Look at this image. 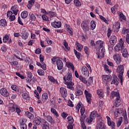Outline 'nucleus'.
<instances>
[{"label": "nucleus", "mask_w": 129, "mask_h": 129, "mask_svg": "<svg viewBox=\"0 0 129 129\" xmlns=\"http://www.w3.org/2000/svg\"><path fill=\"white\" fill-rule=\"evenodd\" d=\"M84 51L85 53L87 54V55H88L89 53V48L87 46H85L84 47Z\"/></svg>", "instance_id": "obj_59"}, {"label": "nucleus", "mask_w": 129, "mask_h": 129, "mask_svg": "<svg viewBox=\"0 0 129 129\" xmlns=\"http://www.w3.org/2000/svg\"><path fill=\"white\" fill-rule=\"evenodd\" d=\"M59 92L63 98H66L67 97V90L65 88L61 87L60 88Z\"/></svg>", "instance_id": "obj_8"}, {"label": "nucleus", "mask_w": 129, "mask_h": 129, "mask_svg": "<svg viewBox=\"0 0 129 129\" xmlns=\"http://www.w3.org/2000/svg\"><path fill=\"white\" fill-rule=\"evenodd\" d=\"M96 27V25L95 24V22H94V21L92 20L91 22V25H90V28L91 30L93 31V30H94V29H95Z\"/></svg>", "instance_id": "obj_36"}, {"label": "nucleus", "mask_w": 129, "mask_h": 129, "mask_svg": "<svg viewBox=\"0 0 129 129\" xmlns=\"http://www.w3.org/2000/svg\"><path fill=\"white\" fill-rule=\"evenodd\" d=\"M90 25H89V23L86 22V21H83L81 24V28L84 31V32H88L89 31V27Z\"/></svg>", "instance_id": "obj_3"}, {"label": "nucleus", "mask_w": 129, "mask_h": 129, "mask_svg": "<svg viewBox=\"0 0 129 129\" xmlns=\"http://www.w3.org/2000/svg\"><path fill=\"white\" fill-rule=\"evenodd\" d=\"M22 97L24 98V99L27 100H28L30 98V97H29V94H28V93H24L22 94Z\"/></svg>", "instance_id": "obj_46"}, {"label": "nucleus", "mask_w": 129, "mask_h": 129, "mask_svg": "<svg viewBox=\"0 0 129 129\" xmlns=\"http://www.w3.org/2000/svg\"><path fill=\"white\" fill-rule=\"evenodd\" d=\"M106 126L104 124V121L100 119L99 121H98L97 125L96 127V129H105Z\"/></svg>", "instance_id": "obj_5"}, {"label": "nucleus", "mask_w": 129, "mask_h": 129, "mask_svg": "<svg viewBox=\"0 0 129 129\" xmlns=\"http://www.w3.org/2000/svg\"><path fill=\"white\" fill-rule=\"evenodd\" d=\"M25 116L28 117V118H30V119H32L34 117V115L29 111L25 112Z\"/></svg>", "instance_id": "obj_26"}, {"label": "nucleus", "mask_w": 129, "mask_h": 129, "mask_svg": "<svg viewBox=\"0 0 129 129\" xmlns=\"http://www.w3.org/2000/svg\"><path fill=\"white\" fill-rule=\"evenodd\" d=\"M97 115V112L95 111H93L91 113L90 115V117L95 119Z\"/></svg>", "instance_id": "obj_35"}, {"label": "nucleus", "mask_w": 129, "mask_h": 129, "mask_svg": "<svg viewBox=\"0 0 129 129\" xmlns=\"http://www.w3.org/2000/svg\"><path fill=\"white\" fill-rule=\"evenodd\" d=\"M11 88H12V90H14V91H15V92H19V91L20 89L19 88V87L16 85H13L11 86Z\"/></svg>", "instance_id": "obj_29"}, {"label": "nucleus", "mask_w": 129, "mask_h": 129, "mask_svg": "<svg viewBox=\"0 0 129 129\" xmlns=\"http://www.w3.org/2000/svg\"><path fill=\"white\" fill-rule=\"evenodd\" d=\"M74 53L75 55L76 56L77 59H80L81 57V53H80V52H78L76 50L74 49Z\"/></svg>", "instance_id": "obj_39"}, {"label": "nucleus", "mask_w": 129, "mask_h": 129, "mask_svg": "<svg viewBox=\"0 0 129 129\" xmlns=\"http://www.w3.org/2000/svg\"><path fill=\"white\" fill-rule=\"evenodd\" d=\"M51 26L53 28H61L62 26V23H61V22H54L51 23Z\"/></svg>", "instance_id": "obj_19"}, {"label": "nucleus", "mask_w": 129, "mask_h": 129, "mask_svg": "<svg viewBox=\"0 0 129 129\" xmlns=\"http://www.w3.org/2000/svg\"><path fill=\"white\" fill-rule=\"evenodd\" d=\"M0 26L6 27V26H7V20L5 19H2L0 20Z\"/></svg>", "instance_id": "obj_34"}, {"label": "nucleus", "mask_w": 129, "mask_h": 129, "mask_svg": "<svg viewBox=\"0 0 129 129\" xmlns=\"http://www.w3.org/2000/svg\"><path fill=\"white\" fill-rule=\"evenodd\" d=\"M86 97L87 98V101L90 104L91 103V101H92V99H91V97H92V95L91 93H89L87 90H85L84 92Z\"/></svg>", "instance_id": "obj_6"}, {"label": "nucleus", "mask_w": 129, "mask_h": 129, "mask_svg": "<svg viewBox=\"0 0 129 129\" xmlns=\"http://www.w3.org/2000/svg\"><path fill=\"white\" fill-rule=\"evenodd\" d=\"M42 18L43 21H49V18L45 14L42 16Z\"/></svg>", "instance_id": "obj_56"}, {"label": "nucleus", "mask_w": 129, "mask_h": 129, "mask_svg": "<svg viewBox=\"0 0 129 129\" xmlns=\"http://www.w3.org/2000/svg\"><path fill=\"white\" fill-rule=\"evenodd\" d=\"M81 123L82 129H86V125H85V123H84V122H82V123Z\"/></svg>", "instance_id": "obj_64"}, {"label": "nucleus", "mask_w": 129, "mask_h": 129, "mask_svg": "<svg viewBox=\"0 0 129 129\" xmlns=\"http://www.w3.org/2000/svg\"><path fill=\"white\" fill-rule=\"evenodd\" d=\"M74 3L76 7H81V2L79 0H74Z\"/></svg>", "instance_id": "obj_41"}, {"label": "nucleus", "mask_w": 129, "mask_h": 129, "mask_svg": "<svg viewBox=\"0 0 129 129\" xmlns=\"http://www.w3.org/2000/svg\"><path fill=\"white\" fill-rule=\"evenodd\" d=\"M93 119H94L90 116L88 117L86 119V122H87V123H91Z\"/></svg>", "instance_id": "obj_51"}, {"label": "nucleus", "mask_w": 129, "mask_h": 129, "mask_svg": "<svg viewBox=\"0 0 129 129\" xmlns=\"http://www.w3.org/2000/svg\"><path fill=\"white\" fill-rule=\"evenodd\" d=\"M118 15L119 17V20L121 21V22H122V20L125 21V20H126V17L125 16H124V15H123L122 13L119 12Z\"/></svg>", "instance_id": "obj_24"}, {"label": "nucleus", "mask_w": 129, "mask_h": 129, "mask_svg": "<svg viewBox=\"0 0 129 129\" xmlns=\"http://www.w3.org/2000/svg\"><path fill=\"white\" fill-rule=\"evenodd\" d=\"M64 84H66L67 86V88L69 89H71V90H74L75 88H74V83L72 81L70 82H64Z\"/></svg>", "instance_id": "obj_7"}, {"label": "nucleus", "mask_w": 129, "mask_h": 129, "mask_svg": "<svg viewBox=\"0 0 129 129\" xmlns=\"http://www.w3.org/2000/svg\"><path fill=\"white\" fill-rule=\"evenodd\" d=\"M106 118L107 119L108 125H109V126H111V128L115 127V123L113 121H111L110 117H109L108 116H107Z\"/></svg>", "instance_id": "obj_13"}, {"label": "nucleus", "mask_w": 129, "mask_h": 129, "mask_svg": "<svg viewBox=\"0 0 129 129\" xmlns=\"http://www.w3.org/2000/svg\"><path fill=\"white\" fill-rule=\"evenodd\" d=\"M122 123V119H121V118H119L116 123L117 127H119V126L121 125Z\"/></svg>", "instance_id": "obj_44"}, {"label": "nucleus", "mask_w": 129, "mask_h": 129, "mask_svg": "<svg viewBox=\"0 0 129 129\" xmlns=\"http://www.w3.org/2000/svg\"><path fill=\"white\" fill-rule=\"evenodd\" d=\"M48 78L49 80H50V81H51V82H53V83H58V81H57V80L54 79V77H53L51 76H49L48 77Z\"/></svg>", "instance_id": "obj_33"}, {"label": "nucleus", "mask_w": 129, "mask_h": 129, "mask_svg": "<svg viewBox=\"0 0 129 129\" xmlns=\"http://www.w3.org/2000/svg\"><path fill=\"white\" fill-rule=\"evenodd\" d=\"M122 116L124 118V123L127 124L128 123V119H127V116H126V112L125 111L122 113Z\"/></svg>", "instance_id": "obj_23"}, {"label": "nucleus", "mask_w": 129, "mask_h": 129, "mask_svg": "<svg viewBox=\"0 0 129 129\" xmlns=\"http://www.w3.org/2000/svg\"><path fill=\"white\" fill-rule=\"evenodd\" d=\"M81 118H80V121H81V123L82 122H84V120L85 119L86 117V115H85V114H81Z\"/></svg>", "instance_id": "obj_43"}, {"label": "nucleus", "mask_w": 129, "mask_h": 129, "mask_svg": "<svg viewBox=\"0 0 129 129\" xmlns=\"http://www.w3.org/2000/svg\"><path fill=\"white\" fill-rule=\"evenodd\" d=\"M30 16V20L31 21H36V16H35V14L32 13L31 14H29Z\"/></svg>", "instance_id": "obj_47"}, {"label": "nucleus", "mask_w": 129, "mask_h": 129, "mask_svg": "<svg viewBox=\"0 0 129 129\" xmlns=\"http://www.w3.org/2000/svg\"><path fill=\"white\" fill-rule=\"evenodd\" d=\"M104 42L101 41V40H98L96 42V45H99L100 48H102L103 47V43Z\"/></svg>", "instance_id": "obj_37"}, {"label": "nucleus", "mask_w": 129, "mask_h": 129, "mask_svg": "<svg viewBox=\"0 0 129 129\" xmlns=\"http://www.w3.org/2000/svg\"><path fill=\"white\" fill-rule=\"evenodd\" d=\"M68 119V123H70V124H72L73 122H74V119H73V117L70 116H68L67 118Z\"/></svg>", "instance_id": "obj_27"}, {"label": "nucleus", "mask_w": 129, "mask_h": 129, "mask_svg": "<svg viewBox=\"0 0 129 129\" xmlns=\"http://www.w3.org/2000/svg\"><path fill=\"white\" fill-rule=\"evenodd\" d=\"M56 66L58 70H61L63 69V62L61 59L56 60Z\"/></svg>", "instance_id": "obj_17"}, {"label": "nucleus", "mask_w": 129, "mask_h": 129, "mask_svg": "<svg viewBox=\"0 0 129 129\" xmlns=\"http://www.w3.org/2000/svg\"><path fill=\"white\" fill-rule=\"evenodd\" d=\"M37 73L38 75H40V76H43V75H45V72L42 69L38 70Z\"/></svg>", "instance_id": "obj_42"}, {"label": "nucleus", "mask_w": 129, "mask_h": 129, "mask_svg": "<svg viewBox=\"0 0 129 129\" xmlns=\"http://www.w3.org/2000/svg\"><path fill=\"white\" fill-rule=\"evenodd\" d=\"M117 38L114 35H112L110 38L109 43L111 45L116 44Z\"/></svg>", "instance_id": "obj_14"}, {"label": "nucleus", "mask_w": 129, "mask_h": 129, "mask_svg": "<svg viewBox=\"0 0 129 129\" xmlns=\"http://www.w3.org/2000/svg\"><path fill=\"white\" fill-rule=\"evenodd\" d=\"M41 123V118H35L33 121L34 125H39Z\"/></svg>", "instance_id": "obj_22"}, {"label": "nucleus", "mask_w": 129, "mask_h": 129, "mask_svg": "<svg viewBox=\"0 0 129 129\" xmlns=\"http://www.w3.org/2000/svg\"><path fill=\"white\" fill-rule=\"evenodd\" d=\"M82 73L85 76H89V71L86 67H83L82 69Z\"/></svg>", "instance_id": "obj_16"}, {"label": "nucleus", "mask_w": 129, "mask_h": 129, "mask_svg": "<svg viewBox=\"0 0 129 129\" xmlns=\"http://www.w3.org/2000/svg\"><path fill=\"white\" fill-rule=\"evenodd\" d=\"M76 44L77 45L76 47L77 50H78V51L79 52H81V51H82V49H83V45H81L78 42H76Z\"/></svg>", "instance_id": "obj_25"}, {"label": "nucleus", "mask_w": 129, "mask_h": 129, "mask_svg": "<svg viewBox=\"0 0 129 129\" xmlns=\"http://www.w3.org/2000/svg\"><path fill=\"white\" fill-rule=\"evenodd\" d=\"M116 110L118 112V113L119 114V115H120L121 113H122L123 114V113L124 112L122 111V108H117L116 109Z\"/></svg>", "instance_id": "obj_58"}, {"label": "nucleus", "mask_w": 129, "mask_h": 129, "mask_svg": "<svg viewBox=\"0 0 129 129\" xmlns=\"http://www.w3.org/2000/svg\"><path fill=\"white\" fill-rule=\"evenodd\" d=\"M10 39V37L8 34H6L3 38V42L4 43H7L9 39Z\"/></svg>", "instance_id": "obj_45"}, {"label": "nucleus", "mask_w": 129, "mask_h": 129, "mask_svg": "<svg viewBox=\"0 0 129 129\" xmlns=\"http://www.w3.org/2000/svg\"><path fill=\"white\" fill-rule=\"evenodd\" d=\"M113 58L117 64H120V62H121V58L119 54L115 53V55H113Z\"/></svg>", "instance_id": "obj_12"}, {"label": "nucleus", "mask_w": 129, "mask_h": 129, "mask_svg": "<svg viewBox=\"0 0 129 129\" xmlns=\"http://www.w3.org/2000/svg\"><path fill=\"white\" fill-rule=\"evenodd\" d=\"M11 11H12V13H13V14L16 16H17V15H18V13H19V9H18V8H17L16 5L11 8Z\"/></svg>", "instance_id": "obj_21"}, {"label": "nucleus", "mask_w": 129, "mask_h": 129, "mask_svg": "<svg viewBox=\"0 0 129 129\" xmlns=\"http://www.w3.org/2000/svg\"><path fill=\"white\" fill-rule=\"evenodd\" d=\"M112 33V30L110 29V28H108L107 30V37L108 38H110L111 35V33Z\"/></svg>", "instance_id": "obj_54"}, {"label": "nucleus", "mask_w": 129, "mask_h": 129, "mask_svg": "<svg viewBox=\"0 0 129 129\" xmlns=\"http://www.w3.org/2000/svg\"><path fill=\"white\" fill-rule=\"evenodd\" d=\"M9 97L10 98H11V99H16V98L17 97V94L14 93L12 94H10Z\"/></svg>", "instance_id": "obj_52"}, {"label": "nucleus", "mask_w": 129, "mask_h": 129, "mask_svg": "<svg viewBox=\"0 0 129 129\" xmlns=\"http://www.w3.org/2000/svg\"><path fill=\"white\" fill-rule=\"evenodd\" d=\"M80 112L81 114H84L85 113V108L83 106H81Z\"/></svg>", "instance_id": "obj_57"}, {"label": "nucleus", "mask_w": 129, "mask_h": 129, "mask_svg": "<svg viewBox=\"0 0 129 129\" xmlns=\"http://www.w3.org/2000/svg\"><path fill=\"white\" fill-rule=\"evenodd\" d=\"M63 80L64 82H67V81L71 82L72 81V73H68L67 75L63 77Z\"/></svg>", "instance_id": "obj_9"}, {"label": "nucleus", "mask_w": 129, "mask_h": 129, "mask_svg": "<svg viewBox=\"0 0 129 129\" xmlns=\"http://www.w3.org/2000/svg\"><path fill=\"white\" fill-rule=\"evenodd\" d=\"M61 115L63 118H66L67 116H68V114L66 113L65 112H63L61 113Z\"/></svg>", "instance_id": "obj_62"}, {"label": "nucleus", "mask_w": 129, "mask_h": 129, "mask_svg": "<svg viewBox=\"0 0 129 129\" xmlns=\"http://www.w3.org/2000/svg\"><path fill=\"white\" fill-rule=\"evenodd\" d=\"M82 94H83V92L80 90H77L76 92V96H80L81 95H82Z\"/></svg>", "instance_id": "obj_49"}, {"label": "nucleus", "mask_w": 129, "mask_h": 129, "mask_svg": "<svg viewBox=\"0 0 129 129\" xmlns=\"http://www.w3.org/2000/svg\"><path fill=\"white\" fill-rule=\"evenodd\" d=\"M80 80L82 81V82H83L85 84H87V81L86 79H85V78H83L82 76H80L79 77Z\"/></svg>", "instance_id": "obj_48"}, {"label": "nucleus", "mask_w": 129, "mask_h": 129, "mask_svg": "<svg viewBox=\"0 0 129 129\" xmlns=\"http://www.w3.org/2000/svg\"><path fill=\"white\" fill-rule=\"evenodd\" d=\"M48 15H49L50 18H53V17H55V16H56V13L50 11L48 12Z\"/></svg>", "instance_id": "obj_50"}, {"label": "nucleus", "mask_w": 129, "mask_h": 129, "mask_svg": "<svg viewBox=\"0 0 129 129\" xmlns=\"http://www.w3.org/2000/svg\"><path fill=\"white\" fill-rule=\"evenodd\" d=\"M63 45L65 47L66 51H70V47L68 46V43H67V41L66 40H64L63 42Z\"/></svg>", "instance_id": "obj_38"}, {"label": "nucleus", "mask_w": 129, "mask_h": 129, "mask_svg": "<svg viewBox=\"0 0 129 129\" xmlns=\"http://www.w3.org/2000/svg\"><path fill=\"white\" fill-rule=\"evenodd\" d=\"M117 70L120 75V82L121 85H122V75H123V70H124L123 65L118 66Z\"/></svg>", "instance_id": "obj_4"}, {"label": "nucleus", "mask_w": 129, "mask_h": 129, "mask_svg": "<svg viewBox=\"0 0 129 129\" xmlns=\"http://www.w3.org/2000/svg\"><path fill=\"white\" fill-rule=\"evenodd\" d=\"M103 82L106 84H107L109 81L111 80L110 76L108 75H104L102 77Z\"/></svg>", "instance_id": "obj_15"}, {"label": "nucleus", "mask_w": 129, "mask_h": 129, "mask_svg": "<svg viewBox=\"0 0 129 129\" xmlns=\"http://www.w3.org/2000/svg\"><path fill=\"white\" fill-rule=\"evenodd\" d=\"M43 116L44 118L46 119V120H48L50 123H55V120L53 119V117L50 115H46V114L45 113H43Z\"/></svg>", "instance_id": "obj_11"}, {"label": "nucleus", "mask_w": 129, "mask_h": 129, "mask_svg": "<svg viewBox=\"0 0 129 129\" xmlns=\"http://www.w3.org/2000/svg\"><path fill=\"white\" fill-rule=\"evenodd\" d=\"M123 44H124V42L122 40V38L120 39L119 43L114 47V50H115L116 52L121 51V53H122L123 57H124V58H128V57H129L128 52H127L126 48H124Z\"/></svg>", "instance_id": "obj_1"}, {"label": "nucleus", "mask_w": 129, "mask_h": 129, "mask_svg": "<svg viewBox=\"0 0 129 129\" xmlns=\"http://www.w3.org/2000/svg\"><path fill=\"white\" fill-rule=\"evenodd\" d=\"M39 58L41 63L43 64V62H44V58H45V56H44V55H42V54H40L39 56Z\"/></svg>", "instance_id": "obj_61"}, {"label": "nucleus", "mask_w": 129, "mask_h": 129, "mask_svg": "<svg viewBox=\"0 0 129 129\" xmlns=\"http://www.w3.org/2000/svg\"><path fill=\"white\" fill-rule=\"evenodd\" d=\"M97 93L100 97H103L104 96V93L102 90H97Z\"/></svg>", "instance_id": "obj_32"}, {"label": "nucleus", "mask_w": 129, "mask_h": 129, "mask_svg": "<svg viewBox=\"0 0 129 129\" xmlns=\"http://www.w3.org/2000/svg\"><path fill=\"white\" fill-rule=\"evenodd\" d=\"M115 27L116 30V32H118V31H119V29H120V23L117 22L115 25Z\"/></svg>", "instance_id": "obj_40"}, {"label": "nucleus", "mask_w": 129, "mask_h": 129, "mask_svg": "<svg viewBox=\"0 0 129 129\" xmlns=\"http://www.w3.org/2000/svg\"><path fill=\"white\" fill-rule=\"evenodd\" d=\"M21 36L23 40H27L29 37V33L27 31H23L21 33Z\"/></svg>", "instance_id": "obj_20"}, {"label": "nucleus", "mask_w": 129, "mask_h": 129, "mask_svg": "<svg viewBox=\"0 0 129 129\" xmlns=\"http://www.w3.org/2000/svg\"><path fill=\"white\" fill-rule=\"evenodd\" d=\"M9 19L12 22H13V21H15L16 20V16L15 15H11V16H10L9 17Z\"/></svg>", "instance_id": "obj_63"}, {"label": "nucleus", "mask_w": 129, "mask_h": 129, "mask_svg": "<svg viewBox=\"0 0 129 129\" xmlns=\"http://www.w3.org/2000/svg\"><path fill=\"white\" fill-rule=\"evenodd\" d=\"M0 93L1 95H3V96H4V97H8V96L9 95L8 90L5 88H2L0 90Z\"/></svg>", "instance_id": "obj_10"}, {"label": "nucleus", "mask_w": 129, "mask_h": 129, "mask_svg": "<svg viewBox=\"0 0 129 129\" xmlns=\"http://www.w3.org/2000/svg\"><path fill=\"white\" fill-rule=\"evenodd\" d=\"M104 70L106 72H108V73H110V72H111V71L108 69V66L106 64L104 66Z\"/></svg>", "instance_id": "obj_55"}, {"label": "nucleus", "mask_w": 129, "mask_h": 129, "mask_svg": "<svg viewBox=\"0 0 129 129\" xmlns=\"http://www.w3.org/2000/svg\"><path fill=\"white\" fill-rule=\"evenodd\" d=\"M51 113H53L56 117H58L59 116V114H58V112L57 111H56V109H54V108H51L50 109Z\"/></svg>", "instance_id": "obj_30"}, {"label": "nucleus", "mask_w": 129, "mask_h": 129, "mask_svg": "<svg viewBox=\"0 0 129 129\" xmlns=\"http://www.w3.org/2000/svg\"><path fill=\"white\" fill-rule=\"evenodd\" d=\"M21 17L22 19H26L28 17V12L25 11L22 12Z\"/></svg>", "instance_id": "obj_28"}, {"label": "nucleus", "mask_w": 129, "mask_h": 129, "mask_svg": "<svg viewBox=\"0 0 129 129\" xmlns=\"http://www.w3.org/2000/svg\"><path fill=\"white\" fill-rule=\"evenodd\" d=\"M111 97L114 98L116 97L114 105L116 107H118L119 105L121 104V100H120V97L119 96V93L116 92H112L111 94Z\"/></svg>", "instance_id": "obj_2"}, {"label": "nucleus", "mask_w": 129, "mask_h": 129, "mask_svg": "<svg viewBox=\"0 0 129 129\" xmlns=\"http://www.w3.org/2000/svg\"><path fill=\"white\" fill-rule=\"evenodd\" d=\"M42 129H50L49 127V123L43 124Z\"/></svg>", "instance_id": "obj_60"}, {"label": "nucleus", "mask_w": 129, "mask_h": 129, "mask_svg": "<svg viewBox=\"0 0 129 129\" xmlns=\"http://www.w3.org/2000/svg\"><path fill=\"white\" fill-rule=\"evenodd\" d=\"M112 82H111V84H115V85H118V81L117 76L115 75H113L112 78Z\"/></svg>", "instance_id": "obj_18"}, {"label": "nucleus", "mask_w": 129, "mask_h": 129, "mask_svg": "<svg viewBox=\"0 0 129 129\" xmlns=\"http://www.w3.org/2000/svg\"><path fill=\"white\" fill-rule=\"evenodd\" d=\"M42 101H46L48 99V93H44L42 95Z\"/></svg>", "instance_id": "obj_31"}, {"label": "nucleus", "mask_w": 129, "mask_h": 129, "mask_svg": "<svg viewBox=\"0 0 129 129\" xmlns=\"http://www.w3.org/2000/svg\"><path fill=\"white\" fill-rule=\"evenodd\" d=\"M129 33V29H124L122 31V34L123 35H126Z\"/></svg>", "instance_id": "obj_53"}]
</instances>
